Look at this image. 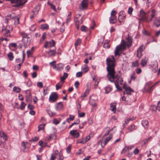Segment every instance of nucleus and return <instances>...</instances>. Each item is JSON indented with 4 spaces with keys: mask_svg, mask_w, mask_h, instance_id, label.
I'll list each match as a JSON object with an SVG mask.
<instances>
[{
    "mask_svg": "<svg viewBox=\"0 0 160 160\" xmlns=\"http://www.w3.org/2000/svg\"><path fill=\"white\" fill-rule=\"evenodd\" d=\"M32 98L30 93H27L26 96V101L27 102H31L32 101Z\"/></svg>",
    "mask_w": 160,
    "mask_h": 160,
    "instance_id": "22",
    "label": "nucleus"
},
{
    "mask_svg": "<svg viewBox=\"0 0 160 160\" xmlns=\"http://www.w3.org/2000/svg\"><path fill=\"white\" fill-rule=\"evenodd\" d=\"M0 137L2 138L5 141L7 139V137L6 134L2 131H0Z\"/></svg>",
    "mask_w": 160,
    "mask_h": 160,
    "instance_id": "17",
    "label": "nucleus"
},
{
    "mask_svg": "<svg viewBox=\"0 0 160 160\" xmlns=\"http://www.w3.org/2000/svg\"><path fill=\"white\" fill-rule=\"evenodd\" d=\"M28 108L30 110H32L34 108V106L32 105L31 104H29L28 105Z\"/></svg>",
    "mask_w": 160,
    "mask_h": 160,
    "instance_id": "62",
    "label": "nucleus"
},
{
    "mask_svg": "<svg viewBox=\"0 0 160 160\" xmlns=\"http://www.w3.org/2000/svg\"><path fill=\"white\" fill-rule=\"evenodd\" d=\"M48 4H49L50 5V6H51L52 8L53 9V10H54V11H56L55 7L54 5H53L52 3H49L48 2Z\"/></svg>",
    "mask_w": 160,
    "mask_h": 160,
    "instance_id": "50",
    "label": "nucleus"
},
{
    "mask_svg": "<svg viewBox=\"0 0 160 160\" xmlns=\"http://www.w3.org/2000/svg\"><path fill=\"white\" fill-rule=\"evenodd\" d=\"M71 12H70L69 13V14L67 16V21H66V23H68L70 22L71 20Z\"/></svg>",
    "mask_w": 160,
    "mask_h": 160,
    "instance_id": "40",
    "label": "nucleus"
},
{
    "mask_svg": "<svg viewBox=\"0 0 160 160\" xmlns=\"http://www.w3.org/2000/svg\"><path fill=\"white\" fill-rule=\"evenodd\" d=\"M74 116L73 115H69V118H68L67 119V122H69V120L70 119L71 120H73V119H74Z\"/></svg>",
    "mask_w": 160,
    "mask_h": 160,
    "instance_id": "52",
    "label": "nucleus"
},
{
    "mask_svg": "<svg viewBox=\"0 0 160 160\" xmlns=\"http://www.w3.org/2000/svg\"><path fill=\"white\" fill-rule=\"evenodd\" d=\"M139 65L138 62V60L132 62V67H138Z\"/></svg>",
    "mask_w": 160,
    "mask_h": 160,
    "instance_id": "32",
    "label": "nucleus"
},
{
    "mask_svg": "<svg viewBox=\"0 0 160 160\" xmlns=\"http://www.w3.org/2000/svg\"><path fill=\"white\" fill-rule=\"evenodd\" d=\"M155 35L156 37H158L160 35V29L159 31L156 32Z\"/></svg>",
    "mask_w": 160,
    "mask_h": 160,
    "instance_id": "64",
    "label": "nucleus"
},
{
    "mask_svg": "<svg viewBox=\"0 0 160 160\" xmlns=\"http://www.w3.org/2000/svg\"><path fill=\"white\" fill-rule=\"evenodd\" d=\"M46 32H44L43 33V34L42 36V38L40 40V42L42 43L44 39L46 38Z\"/></svg>",
    "mask_w": 160,
    "mask_h": 160,
    "instance_id": "37",
    "label": "nucleus"
},
{
    "mask_svg": "<svg viewBox=\"0 0 160 160\" xmlns=\"http://www.w3.org/2000/svg\"><path fill=\"white\" fill-rule=\"evenodd\" d=\"M138 16L140 17L139 19V21H142L148 22V19L146 16V13L142 10H141L139 12Z\"/></svg>",
    "mask_w": 160,
    "mask_h": 160,
    "instance_id": "4",
    "label": "nucleus"
},
{
    "mask_svg": "<svg viewBox=\"0 0 160 160\" xmlns=\"http://www.w3.org/2000/svg\"><path fill=\"white\" fill-rule=\"evenodd\" d=\"M86 142V141H85V139L84 138L79 140L77 141V143L84 144Z\"/></svg>",
    "mask_w": 160,
    "mask_h": 160,
    "instance_id": "47",
    "label": "nucleus"
},
{
    "mask_svg": "<svg viewBox=\"0 0 160 160\" xmlns=\"http://www.w3.org/2000/svg\"><path fill=\"white\" fill-rule=\"evenodd\" d=\"M115 86L118 89V90L120 91L122 90V88H121L119 86V85L118 84L115 83Z\"/></svg>",
    "mask_w": 160,
    "mask_h": 160,
    "instance_id": "54",
    "label": "nucleus"
},
{
    "mask_svg": "<svg viewBox=\"0 0 160 160\" xmlns=\"http://www.w3.org/2000/svg\"><path fill=\"white\" fill-rule=\"evenodd\" d=\"M63 82H59L56 85V89L58 90L62 86Z\"/></svg>",
    "mask_w": 160,
    "mask_h": 160,
    "instance_id": "26",
    "label": "nucleus"
},
{
    "mask_svg": "<svg viewBox=\"0 0 160 160\" xmlns=\"http://www.w3.org/2000/svg\"><path fill=\"white\" fill-rule=\"evenodd\" d=\"M123 88L125 90V91L124 92V94L131 95L132 92H134V91L130 87H127L125 84L123 85Z\"/></svg>",
    "mask_w": 160,
    "mask_h": 160,
    "instance_id": "6",
    "label": "nucleus"
},
{
    "mask_svg": "<svg viewBox=\"0 0 160 160\" xmlns=\"http://www.w3.org/2000/svg\"><path fill=\"white\" fill-rule=\"evenodd\" d=\"M21 62V59L19 58H16L15 60V62L16 63H19Z\"/></svg>",
    "mask_w": 160,
    "mask_h": 160,
    "instance_id": "60",
    "label": "nucleus"
},
{
    "mask_svg": "<svg viewBox=\"0 0 160 160\" xmlns=\"http://www.w3.org/2000/svg\"><path fill=\"white\" fill-rule=\"evenodd\" d=\"M139 152V150L138 148H136L135 150L134 151L133 153L135 155L137 154Z\"/></svg>",
    "mask_w": 160,
    "mask_h": 160,
    "instance_id": "56",
    "label": "nucleus"
},
{
    "mask_svg": "<svg viewBox=\"0 0 160 160\" xmlns=\"http://www.w3.org/2000/svg\"><path fill=\"white\" fill-rule=\"evenodd\" d=\"M70 134L74 138H77L79 136V133L76 130L71 131Z\"/></svg>",
    "mask_w": 160,
    "mask_h": 160,
    "instance_id": "12",
    "label": "nucleus"
},
{
    "mask_svg": "<svg viewBox=\"0 0 160 160\" xmlns=\"http://www.w3.org/2000/svg\"><path fill=\"white\" fill-rule=\"evenodd\" d=\"M57 155V153L56 152L52 154L50 158V160H54L56 158Z\"/></svg>",
    "mask_w": 160,
    "mask_h": 160,
    "instance_id": "35",
    "label": "nucleus"
},
{
    "mask_svg": "<svg viewBox=\"0 0 160 160\" xmlns=\"http://www.w3.org/2000/svg\"><path fill=\"white\" fill-rule=\"evenodd\" d=\"M7 1H10L11 3H16L12 5V6L14 7H18L25 4L27 2V0H6Z\"/></svg>",
    "mask_w": 160,
    "mask_h": 160,
    "instance_id": "3",
    "label": "nucleus"
},
{
    "mask_svg": "<svg viewBox=\"0 0 160 160\" xmlns=\"http://www.w3.org/2000/svg\"><path fill=\"white\" fill-rule=\"evenodd\" d=\"M116 13L117 12L116 11L113 10L111 13V17H116L115 15L116 14Z\"/></svg>",
    "mask_w": 160,
    "mask_h": 160,
    "instance_id": "51",
    "label": "nucleus"
},
{
    "mask_svg": "<svg viewBox=\"0 0 160 160\" xmlns=\"http://www.w3.org/2000/svg\"><path fill=\"white\" fill-rule=\"evenodd\" d=\"M81 29L82 31L86 32L87 31L88 29L86 26L84 25H82L81 27Z\"/></svg>",
    "mask_w": 160,
    "mask_h": 160,
    "instance_id": "44",
    "label": "nucleus"
},
{
    "mask_svg": "<svg viewBox=\"0 0 160 160\" xmlns=\"http://www.w3.org/2000/svg\"><path fill=\"white\" fill-rule=\"evenodd\" d=\"M110 105V109L114 112H115L116 110V104L115 103H111Z\"/></svg>",
    "mask_w": 160,
    "mask_h": 160,
    "instance_id": "23",
    "label": "nucleus"
},
{
    "mask_svg": "<svg viewBox=\"0 0 160 160\" xmlns=\"http://www.w3.org/2000/svg\"><path fill=\"white\" fill-rule=\"evenodd\" d=\"M151 18L148 19V22H151L152 19L155 17H156V16L157 14L156 11L155 9L150 10L148 11Z\"/></svg>",
    "mask_w": 160,
    "mask_h": 160,
    "instance_id": "7",
    "label": "nucleus"
},
{
    "mask_svg": "<svg viewBox=\"0 0 160 160\" xmlns=\"http://www.w3.org/2000/svg\"><path fill=\"white\" fill-rule=\"evenodd\" d=\"M37 86L41 88L43 87L42 83V82H38L37 83Z\"/></svg>",
    "mask_w": 160,
    "mask_h": 160,
    "instance_id": "59",
    "label": "nucleus"
},
{
    "mask_svg": "<svg viewBox=\"0 0 160 160\" xmlns=\"http://www.w3.org/2000/svg\"><path fill=\"white\" fill-rule=\"evenodd\" d=\"M26 105V104L24 102H22L20 105V109L22 110H23Z\"/></svg>",
    "mask_w": 160,
    "mask_h": 160,
    "instance_id": "42",
    "label": "nucleus"
},
{
    "mask_svg": "<svg viewBox=\"0 0 160 160\" xmlns=\"http://www.w3.org/2000/svg\"><path fill=\"white\" fill-rule=\"evenodd\" d=\"M142 124L145 128H147L148 126V122L147 120H143L142 121Z\"/></svg>",
    "mask_w": 160,
    "mask_h": 160,
    "instance_id": "19",
    "label": "nucleus"
},
{
    "mask_svg": "<svg viewBox=\"0 0 160 160\" xmlns=\"http://www.w3.org/2000/svg\"><path fill=\"white\" fill-rule=\"evenodd\" d=\"M64 29H65V27L64 26V23L61 26V29H60V31L61 32H63L64 31Z\"/></svg>",
    "mask_w": 160,
    "mask_h": 160,
    "instance_id": "58",
    "label": "nucleus"
},
{
    "mask_svg": "<svg viewBox=\"0 0 160 160\" xmlns=\"http://www.w3.org/2000/svg\"><path fill=\"white\" fill-rule=\"evenodd\" d=\"M147 63V60L146 58L142 59L141 64L143 66H144Z\"/></svg>",
    "mask_w": 160,
    "mask_h": 160,
    "instance_id": "28",
    "label": "nucleus"
},
{
    "mask_svg": "<svg viewBox=\"0 0 160 160\" xmlns=\"http://www.w3.org/2000/svg\"><path fill=\"white\" fill-rule=\"evenodd\" d=\"M21 89L18 87H14L13 88V91L16 93H18L20 92Z\"/></svg>",
    "mask_w": 160,
    "mask_h": 160,
    "instance_id": "34",
    "label": "nucleus"
},
{
    "mask_svg": "<svg viewBox=\"0 0 160 160\" xmlns=\"http://www.w3.org/2000/svg\"><path fill=\"white\" fill-rule=\"evenodd\" d=\"M141 71L142 70L140 68H138L136 69V72L138 74H139V73H140L141 72Z\"/></svg>",
    "mask_w": 160,
    "mask_h": 160,
    "instance_id": "63",
    "label": "nucleus"
},
{
    "mask_svg": "<svg viewBox=\"0 0 160 160\" xmlns=\"http://www.w3.org/2000/svg\"><path fill=\"white\" fill-rule=\"evenodd\" d=\"M135 126L134 125H132L129 126L128 128V130L130 132H132L135 129Z\"/></svg>",
    "mask_w": 160,
    "mask_h": 160,
    "instance_id": "31",
    "label": "nucleus"
},
{
    "mask_svg": "<svg viewBox=\"0 0 160 160\" xmlns=\"http://www.w3.org/2000/svg\"><path fill=\"white\" fill-rule=\"evenodd\" d=\"M63 64L62 63H59L56 65V66H54V67L53 68L54 69H56L57 71H59L63 69Z\"/></svg>",
    "mask_w": 160,
    "mask_h": 160,
    "instance_id": "14",
    "label": "nucleus"
},
{
    "mask_svg": "<svg viewBox=\"0 0 160 160\" xmlns=\"http://www.w3.org/2000/svg\"><path fill=\"white\" fill-rule=\"evenodd\" d=\"M88 0H83L80 4V8L81 10L86 9L88 6Z\"/></svg>",
    "mask_w": 160,
    "mask_h": 160,
    "instance_id": "8",
    "label": "nucleus"
},
{
    "mask_svg": "<svg viewBox=\"0 0 160 160\" xmlns=\"http://www.w3.org/2000/svg\"><path fill=\"white\" fill-rule=\"evenodd\" d=\"M107 70L108 72L107 77L109 80L111 82H113L115 80V83L122 85L123 80L119 75H115V71L114 68L115 66V60L113 56H112V58H108L106 59Z\"/></svg>",
    "mask_w": 160,
    "mask_h": 160,
    "instance_id": "1",
    "label": "nucleus"
},
{
    "mask_svg": "<svg viewBox=\"0 0 160 160\" xmlns=\"http://www.w3.org/2000/svg\"><path fill=\"white\" fill-rule=\"evenodd\" d=\"M55 42L53 40H52L49 42H46V43L44 45V47L46 48L49 47H52L55 46Z\"/></svg>",
    "mask_w": 160,
    "mask_h": 160,
    "instance_id": "9",
    "label": "nucleus"
},
{
    "mask_svg": "<svg viewBox=\"0 0 160 160\" xmlns=\"http://www.w3.org/2000/svg\"><path fill=\"white\" fill-rule=\"evenodd\" d=\"M58 97V96L56 92H52L49 97V100L51 102H54L56 101Z\"/></svg>",
    "mask_w": 160,
    "mask_h": 160,
    "instance_id": "5",
    "label": "nucleus"
},
{
    "mask_svg": "<svg viewBox=\"0 0 160 160\" xmlns=\"http://www.w3.org/2000/svg\"><path fill=\"white\" fill-rule=\"evenodd\" d=\"M12 19H14L15 24H17L19 23V18H15L13 17L12 18Z\"/></svg>",
    "mask_w": 160,
    "mask_h": 160,
    "instance_id": "41",
    "label": "nucleus"
},
{
    "mask_svg": "<svg viewBox=\"0 0 160 160\" xmlns=\"http://www.w3.org/2000/svg\"><path fill=\"white\" fill-rule=\"evenodd\" d=\"M28 56V57L29 56L31 55L32 54V52L31 51L28 50L27 52Z\"/></svg>",
    "mask_w": 160,
    "mask_h": 160,
    "instance_id": "61",
    "label": "nucleus"
},
{
    "mask_svg": "<svg viewBox=\"0 0 160 160\" xmlns=\"http://www.w3.org/2000/svg\"><path fill=\"white\" fill-rule=\"evenodd\" d=\"M48 25L46 24H43L41 25V28L43 30L47 29L48 28Z\"/></svg>",
    "mask_w": 160,
    "mask_h": 160,
    "instance_id": "30",
    "label": "nucleus"
},
{
    "mask_svg": "<svg viewBox=\"0 0 160 160\" xmlns=\"http://www.w3.org/2000/svg\"><path fill=\"white\" fill-rule=\"evenodd\" d=\"M82 75V72H78L76 73V76L77 77H80Z\"/></svg>",
    "mask_w": 160,
    "mask_h": 160,
    "instance_id": "55",
    "label": "nucleus"
},
{
    "mask_svg": "<svg viewBox=\"0 0 160 160\" xmlns=\"http://www.w3.org/2000/svg\"><path fill=\"white\" fill-rule=\"evenodd\" d=\"M28 142H26V143H25L24 142H22L21 149L23 152H26L28 151L29 148L28 147Z\"/></svg>",
    "mask_w": 160,
    "mask_h": 160,
    "instance_id": "13",
    "label": "nucleus"
},
{
    "mask_svg": "<svg viewBox=\"0 0 160 160\" xmlns=\"http://www.w3.org/2000/svg\"><path fill=\"white\" fill-rule=\"evenodd\" d=\"M7 56L8 59L10 61H12L13 60L14 58V56L12 52H9Z\"/></svg>",
    "mask_w": 160,
    "mask_h": 160,
    "instance_id": "27",
    "label": "nucleus"
},
{
    "mask_svg": "<svg viewBox=\"0 0 160 160\" xmlns=\"http://www.w3.org/2000/svg\"><path fill=\"white\" fill-rule=\"evenodd\" d=\"M53 138V137H52V135H50L48 137H46L45 140V141L48 142L52 138Z\"/></svg>",
    "mask_w": 160,
    "mask_h": 160,
    "instance_id": "43",
    "label": "nucleus"
},
{
    "mask_svg": "<svg viewBox=\"0 0 160 160\" xmlns=\"http://www.w3.org/2000/svg\"><path fill=\"white\" fill-rule=\"evenodd\" d=\"M131 80H134L136 78V73L133 72L130 75Z\"/></svg>",
    "mask_w": 160,
    "mask_h": 160,
    "instance_id": "33",
    "label": "nucleus"
},
{
    "mask_svg": "<svg viewBox=\"0 0 160 160\" xmlns=\"http://www.w3.org/2000/svg\"><path fill=\"white\" fill-rule=\"evenodd\" d=\"M82 18H80V20H79V18L78 17H76L74 19V21L75 22H76V23H82Z\"/></svg>",
    "mask_w": 160,
    "mask_h": 160,
    "instance_id": "29",
    "label": "nucleus"
},
{
    "mask_svg": "<svg viewBox=\"0 0 160 160\" xmlns=\"http://www.w3.org/2000/svg\"><path fill=\"white\" fill-rule=\"evenodd\" d=\"M68 74L67 73H64L63 76L61 77V82L63 83L65 80L68 77Z\"/></svg>",
    "mask_w": 160,
    "mask_h": 160,
    "instance_id": "20",
    "label": "nucleus"
},
{
    "mask_svg": "<svg viewBox=\"0 0 160 160\" xmlns=\"http://www.w3.org/2000/svg\"><path fill=\"white\" fill-rule=\"evenodd\" d=\"M105 93H108L111 90V88L109 87H107L105 88Z\"/></svg>",
    "mask_w": 160,
    "mask_h": 160,
    "instance_id": "45",
    "label": "nucleus"
},
{
    "mask_svg": "<svg viewBox=\"0 0 160 160\" xmlns=\"http://www.w3.org/2000/svg\"><path fill=\"white\" fill-rule=\"evenodd\" d=\"M59 122V121L56 119H55L53 120V123L56 125L58 124Z\"/></svg>",
    "mask_w": 160,
    "mask_h": 160,
    "instance_id": "57",
    "label": "nucleus"
},
{
    "mask_svg": "<svg viewBox=\"0 0 160 160\" xmlns=\"http://www.w3.org/2000/svg\"><path fill=\"white\" fill-rule=\"evenodd\" d=\"M82 69L85 72H87L88 70L87 65L86 64L84 65L82 67Z\"/></svg>",
    "mask_w": 160,
    "mask_h": 160,
    "instance_id": "36",
    "label": "nucleus"
},
{
    "mask_svg": "<svg viewBox=\"0 0 160 160\" xmlns=\"http://www.w3.org/2000/svg\"><path fill=\"white\" fill-rule=\"evenodd\" d=\"M45 124H40L38 126V131H40V130L43 129L44 128V127L45 125Z\"/></svg>",
    "mask_w": 160,
    "mask_h": 160,
    "instance_id": "46",
    "label": "nucleus"
},
{
    "mask_svg": "<svg viewBox=\"0 0 160 160\" xmlns=\"http://www.w3.org/2000/svg\"><path fill=\"white\" fill-rule=\"evenodd\" d=\"M144 49V47L143 46H140L138 48L137 52V56L138 57H141V52L143 51Z\"/></svg>",
    "mask_w": 160,
    "mask_h": 160,
    "instance_id": "15",
    "label": "nucleus"
},
{
    "mask_svg": "<svg viewBox=\"0 0 160 160\" xmlns=\"http://www.w3.org/2000/svg\"><path fill=\"white\" fill-rule=\"evenodd\" d=\"M63 105L61 102L58 103L56 107V109L57 111H59L63 109Z\"/></svg>",
    "mask_w": 160,
    "mask_h": 160,
    "instance_id": "16",
    "label": "nucleus"
},
{
    "mask_svg": "<svg viewBox=\"0 0 160 160\" xmlns=\"http://www.w3.org/2000/svg\"><path fill=\"white\" fill-rule=\"evenodd\" d=\"M78 116L80 117H84L85 114V113L83 112H80V110L78 109Z\"/></svg>",
    "mask_w": 160,
    "mask_h": 160,
    "instance_id": "38",
    "label": "nucleus"
},
{
    "mask_svg": "<svg viewBox=\"0 0 160 160\" xmlns=\"http://www.w3.org/2000/svg\"><path fill=\"white\" fill-rule=\"evenodd\" d=\"M133 9L132 7H129L128 9V13L129 14H132V12L133 11Z\"/></svg>",
    "mask_w": 160,
    "mask_h": 160,
    "instance_id": "53",
    "label": "nucleus"
},
{
    "mask_svg": "<svg viewBox=\"0 0 160 160\" xmlns=\"http://www.w3.org/2000/svg\"><path fill=\"white\" fill-rule=\"evenodd\" d=\"M112 138V135H111V134H110L109 136L108 137H107L105 141V143H104V144L105 145V144H106L109 141V140L111 139Z\"/></svg>",
    "mask_w": 160,
    "mask_h": 160,
    "instance_id": "39",
    "label": "nucleus"
},
{
    "mask_svg": "<svg viewBox=\"0 0 160 160\" xmlns=\"http://www.w3.org/2000/svg\"><path fill=\"white\" fill-rule=\"evenodd\" d=\"M153 25L157 27L160 26V18L159 17H155L152 19Z\"/></svg>",
    "mask_w": 160,
    "mask_h": 160,
    "instance_id": "11",
    "label": "nucleus"
},
{
    "mask_svg": "<svg viewBox=\"0 0 160 160\" xmlns=\"http://www.w3.org/2000/svg\"><path fill=\"white\" fill-rule=\"evenodd\" d=\"M122 13H123V12H120L119 13V15L118 17V21L120 23H121L122 22V20L125 18V16L121 15V14Z\"/></svg>",
    "mask_w": 160,
    "mask_h": 160,
    "instance_id": "25",
    "label": "nucleus"
},
{
    "mask_svg": "<svg viewBox=\"0 0 160 160\" xmlns=\"http://www.w3.org/2000/svg\"><path fill=\"white\" fill-rule=\"evenodd\" d=\"M133 120V119L131 118H128L125 121V122L123 124V125L124 127H125L126 125L128 124L130 120L132 121Z\"/></svg>",
    "mask_w": 160,
    "mask_h": 160,
    "instance_id": "24",
    "label": "nucleus"
},
{
    "mask_svg": "<svg viewBox=\"0 0 160 160\" xmlns=\"http://www.w3.org/2000/svg\"><path fill=\"white\" fill-rule=\"evenodd\" d=\"M129 149V147H125L122 150V152H121V153L122 154L125 153L128 150V149Z\"/></svg>",
    "mask_w": 160,
    "mask_h": 160,
    "instance_id": "49",
    "label": "nucleus"
},
{
    "mask_svg": "<svg viewBox=\"0 0 160 160\" xmlns=\"http://www.w3.org/2000/svg\"><path fill=\"white\" fill-rule=\"evenodd\" d=\"M116 17H111L110 18L109 22L111 23L114 24L116 22Z\"/></svg>",
    "mask_w": 160,
    "mask_h": 160,
    "instance_id": "21",
    "label": "nucleus"
},
{
    "mask_svg": "<svg viewBox=\"0 0 160 160\" xmlns=\"http://www.w3.org/2000/svg\"><path fill=\"white\" fill-rule=\"evenodd\" d=\"M55 50V49L54 50H50L47 53L49 54V56H55L56 53Z\"/></svg>",
    "mask_w": 160,
    "mask_h": 160,
    "instance_id": "18",
    "label": "nucleus"
},
{
    "mask_svg": "<svg viewBox=\"0 0 160 160\" xmlns=\"http://www.w3.org/2000/svg\"><path fill=\"white\" fill-rule=\"evenodd\" d=\"M127 41H125L124 40H122L120 44L117 46L116 48L115 51V56L120 55L119 53V51H123L126 49V46L128 47H130L132 45V38L130 37L128 35V37L127 39Z\"/></svg>",
    "mask_w": 160,
    "mask_h": 160,
    "instance_id": "2",
    "label": "nucleus"
},
{
    "mask_svg": "<svg viewBox=\"0 0 160 160\" xmlns=\"http://www.w3.org/2000/svg\"><path fill=\"white\" fill-rule=\"evenodd\" d=\"M81 40L80 39H78L75 43V46H76L77 45H80L81 43Z\"/></svg>",
    "mask_w": 160,
    "mask_h": 160,
    "instance_id": "48",
    "label": "nucleus"
},
{
    "mask_svg": "<svg viewBox=\"0 0 160 160\" xmlns=\"http://www.w3.org/2000/svg\"><path fill=\"white\" fill-rule=\"evenodd\" d=\"M20 34L23 38L22 40L24 43L26 44H29L27 34L24 32H21Z\"/></svg>",
    "mask_w": 160,
    "mask_h": 160,
    "instance_id": "10",
    "label": "nucleus"
}]
</instances>
